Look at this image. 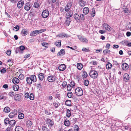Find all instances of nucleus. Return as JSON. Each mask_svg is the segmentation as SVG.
Wrapping results in <instances>:
<instances>
[{"mask_svg": "<svg viewBox=\"0 0 131 131\" xmlns=\"http://www.w3.org/2000/svg\"><path fill=\"white\" fill-rule=\"evenodd\" d=\"M8 95L11 97L13 96L14 95V92L12 91H10Z\"/></svg>", "mask_w": 131, "mask_h": 131, "instance_id": "nucleus-51", "label": "nucleus"}, {"mask_svg": "<svg viewBox=\"0 0 131 131\" xmlns=\"http://www.w3.org/2000/svg\"><path fill=\"white\" fill-rule=\"evenodd\" d=\"M19 80L18 78L16 77H14L13 78L12 81L13 83L15 84H17L19 82Z\"/></svg>", "mask_w": 131, "mask_h": 131, "instance_id": "nucleus-22", "label": "nucleus"}, {"mask_svg": "<svg viewBox=\"0 0 131 131\" xmlns=\"http://www.w3.org/2000/svg\"><path fill=\"white\" fill-rule=\"evenodd\" d=\"M6 71V70L5 68H3L2 69L1 71V72L2 73H5Z\"/></svg>", "mask_w": 131, "mask_h": 131, "instance_id": "nucleus-62", "label": "nucleus"}, {"mask_svg": "<svg viewBox=\"0 0 131 131\" xmlns=\"http://www.w3.org/2000/svg\"><path fill=\"white\" fill-rule=\"evenodd\" d=\"M66 65L64 64L60 65L58 67V69L59 70L61 71L64 70L66 69Z\"/></svg>", "mask_w": 131, "mask_h": 131, "instance_id": "nucleus-14", "label": "nucleus"}, {"mask_svg": "<svg viewBox=\"0 0 131 131\" xmlns=\"http://www.w3.org/2000/svg\"><path fill=\"white\" fill-rule=\"evenodd\" d=\"M26 80L27 83L28 84H31L32 83L31 82L30 79V77H27L26 78Z\"/></svg>", "mask_w": 131, "mask_h": 131, "instance_id": "nucleus-29", "label": "nucleus"}, {"mask_svg": "<svg viewBox=\"0 0 131 131\" xmlns=\"http://www.w3.org/2000/svg\"><path fill=\"white\" fill-rule=\"evenodd\" d=\"M14 99L16 101H20L21 100V95L19 94H16L14 96Z\"/></svg>", "mask_w": 131, "mask_h": 131, "instance_id": "nucleus-8", "label": "nucleus"}, {"mask_svg": "<svg viewBox=\"0 0 131 131\" xmlns=\"http://www.w3.org/2000/svg\"><path fill=\"white\" fill-rule=\"evenodd\" d=\"M65 104L68 106H70L71 105V102L70 100H67L65 102Z\"/></svg>", "mask_w": 131, "mask_h": 131, "instance_id": "nucleus-35", "label": "nucleus"}, {"mask_svg": "<svg viewBox=\"0 0 131 131\" xmlns=\"http://www.w3.org/2000/svg\"><path fill=\"white\" fill-rule=\"evenodd\" d=\"M89 75L92 78L95 79L97 78L98 76V73L95 70H91L90 72Z\"/></svg>", "mask_w": 131, "mask_h": 131, "instance_id": "nucleus-1", "label": "nucleus"}, {"mask_svg": "<svg viewBox=\"0 0 131 131\" xmlns=\"http://www.w3.org/2000/svg\"><path fill=\"white\" fill-rule=\"evenodd\" d=\"M61 40H59L58 41H57L55 43V45L56 46L58 47H60L61 45Z\"/></svg>", "mask_w": 131, "mask_h": 131, "instance_id": "nucleus-38", "label": "nucleus"}, {"mask_svg": "<svg viewBox=\"0 0 131 131\" xmlns=\"http://www.w3.org/2000/svg\"><path fill=\"white\" fill-rule=\"evenodd\" d=\"M57 37H60L61 38H62L63 37H68V35L66 34H65L62 33L56 36Z\"/></svg>", "mask_w": 131, "mask_h": 131, "instance_id": "nucleus-15", "label": "nucleus"}, {"mask_svg": "<svg viewBox=\"0 0 131 131\" xmlns=\"http://www.w3.org/2000/svg\"><path fill=\"white\" fill-rule=\"evenodd\" d=\"M13 128L11 127H8L6 129V130L7 131H10V130H11L13 129Z\"/></svg>", "mask_w": 131, "mask_h": 131, "instance_id": "nucleus-64", "label": "nucleus"}, {"mask_svg": "<svg viewBox=\"0 0 131 131\" xmlns=\"http://www.w3.org/2000/svg\"><path fill=\"white\" fill-rule=\"evenodd\" d=\"M21 33L24 35H27V32L26 29H23L21 31Z\"/></svg>", "mask_w": 131, "mask_h": 131, "instance_id": "nucleus-42", "label": "nucleus"}, {"mask_svg": "<svg viewBox=\"0 0 131 131\" xmlns=\"http://www.w3.org/2000/svg\"><path fill=\"white\" fill-rule=\"evenodd\" d=\"M48 81L50 82H52L56 80L57 78L55 76L50 75L48 76L47 78Z\"/></svg>", "mask_w": 131, "mask_h": 131, "instance_id": "nucleus-3", "label": "nucleus"}, {"mask_svg": "<svg viewBox=\"0 0 131 131\" xmlns=\"http://www.w3.org/2000/svg\"><path fill=\"white\" fill-rule=\"evenodd\" d=\"M88 76V74L86 72H85L83 73V78H86Z\"/></svg>", "mask_w": 131, "mask_h": 131, "instance_id": "nucleus-58", "label": "nucleus"}, {"mask_svg": "<svg viewBox=\"0 0 131 131\" xmlns=\"http://www.w3.org/2000/svg\"><path fill=\"white\" fill-rule=\"evenodd\" d=\"M89 9L88 7H85L84 8L83 10V13L86 15L89 12Z\"/></svg>", "mask_w": 131, "mask_h": 131, "instance_id": "nucleus-20", "label": "nucleus"}, {"mask_svg": "<svg viewBox=\"0 0 131 131\" xmlns=\"http://www.w3.org/2000/svg\"><path fill=\"white\" fill-rule=\"evenodd\" d=\"M73 17L74 19L77 21L80 20V17L78 14H75L74 16Z\"/></svg>", "mask_w": 131, "mask_h": 131, "instance_id": "nucleus-21", "label": "nucleus"}, {"mask_svg": "<svg viewBox=\"0 0 131 131\" xmlns=\"http://www.w3.org/2000/svg\"><path fill=\"white\" fill-rule=\"evenodd\" d=\"M29 93L28 92L26 93L25 94V97L26 98H28L29 97Z\"/></svg>", "mask_w": 131, "mask_h": 131, "instance_id": "nucleus-54", "label": "nucleus"}, {"mask_svg": "<svg viewBox=\"0 0 131 131\" xmlns=\"http://www.w3.org/2000/svg\"><path fill=\"white\" fill-rule=\"evenodd\" d=\"M95 10L94 8H93L92 9V17H94L95 15Z\"/></svg>", "mask_w": 131, "mask_h": 131, "instance_id": "nucleus-50", "label": "nucleus"}, {"mask_svg": "<svg viewBox=\"0 0 131 131\" xmlns=\"http://www.w3.org/2000/svg\"><path fill=\"white\" fill-rule=\"evenodd\" d=\"M13 88L14 91H17L19 89V86L17 84L14 85L13 86Z\"/></svg>", "mask_w": 131, "mask_h": 131, "instance_id": "nucleus-26", "label": "nucleus"}, {"mask_svg": "<svg viewBox=\"0 0 131 131\" xmlns=\"http://www.w3.org/2000/svg\"><path fill=\"white\" fill-rule=\"evenodd\" d=\"M67 12L66 13V18H69L72 16L73 12L72 10H70Z\"/></svg>", "mask_w": 131, "mask_h": 131, "instance_id": "nucleus-13", "label": "nucleus"}, {"mask_svg": "<svg viewBox=\"0 0 131 131\" xmlns=\"http://www.w3.org/2000/svg\"><path fill=\"white\" fill-rule=\"evenodd\" d=\"M42 130L44 131H47L48 129L46 126H44L42 127Z\"/></svg>", "mask_w": 131, "mask_h": 131, "instance_id": "nucleus-46", "label": "nucleus"}, {"mask_svg": "<svg viewBox=\"0 0 131 131\" xmlns=\"http://www.w3.org/2000/svg\"><path fill=\"white\" fill-rule=\"evenodd\" d=\"M34 6L35 8H37L39 6V5L38 3L35 2L34 3Z\"/></svg>", "mask_w": 131, "mask_h": 131, "instance_id": "nucleus-45", "label": "nucleus"}, {"mask_svg": "<svg viewBox=\"0 0 131 131\" xmlns=\"http://www.w3.org/2000/svg\"><path fill=\"white\" fill-rule=\"evenodd\" d=\"M18 112L15 110H14L12 112H11L9 115V116L10 118H13L16 115H17Z\"/></svg>", "mask_w": 131, "mask_h": 131, "instance_id": "nucleus-5", "label": "nucleus"}, {"mask_svg": "<svg viewBox=\"0 0 131 131\" xmlns=\"http://www.w3.org/2000/svg\"><path fill=\"white\" fill-rule=\"evenodd\" d=\"M73 95V94L71 92H68L67 94V96L70 98L72 97Z\"/></svg>", "mask_w": 131, "mask_h": 131, "instance_id": "nucleus-44", "label": "nucleus"}, {"mask_svg": "<svg viewBox=\"0 0 131 131\" xmlns=\"http://www.w3.org/2000/svg\"><path fill=\"white\" fill-rule=\"evenodd\" d=\"M75 92L76 94L79 96H82L83 93L82 89L80 87L77 88L75 89Z\"/></svg>", "mask_w": 131, "mask_h": 131, "instance_id": "nucleus-2", "label": "nucleus"}, {"mask_svg": "<svg viewBox=\"0 0 131 131\" xmlns=\"http://www.w3.org/2000/svg\"><path fill=\"white\" fill-rule=\"evenodd\" d=\"M24 4V1H20L18 2L17 6L19 8H20L22 7Z\"/></svg>", "mask_w": 131, "mask_h": 131, "instance_id": "nucleus-19", "label": "nucleus"}, {"mask_svg": "<svg viewBox=\"0 0 131 131\" xmlns=\"http://www.w3.org/2000/svg\"><path fill=\"white\" fill-rule=\"evenodd\" d=\"M37 34L35 30L31 32L30 34V35L31 36H36Z\"/></svg>", "mask_w": 131, "mask_h": 131, "instance_id": "nucleus-40", "label": "nucleus"}, {"mask_svg": "<svg viewBox=\"0 0 131 131\" xmlns=\"http://www.w3.org/2000/svg\"><path fill=\"white\" fill-rule=\"evenodd\" d=\"M31 6L29 3H27L26 4L24 7L25 9L26 10H29Z\"/></svg>", "mask_w": 131, "mask_h": 131, "instance_id": "nucleus-17", "label": "nucleus"}, {"mask_svg": "<svg viewBox=\"0 0 131 131\" xmlns=\"http://www.w3.org/2000/svg\"><path fill=\"white\" fill-rule=\"evenodd\" d=\"M71 21V20L69 18H66V19L65 20V24H66L67 26H69Z\"/></svg>", "mask_w": 131, "mask_h": 131, "instance_id": "nucleus-27", "label": "nucleus"}, {"mask_svg": "<svg viewBox=\"0 0 131 131\" xmlns=\"http://www.w3.org/2000/svg\"><path fill=\"white\" fill-rule=\"evenodd\" d=\"M64 125L66 126H68L70 125L69 122L68 120L66 119L64 122Z\"/></svg>", "mask_w": 131, "mask_h": 131, "instance_id": "nucleus-37", "label": "nucleus"}, {"mask_svg": "<svg viewBox=\"0 0 131 131\" xmlns=\"http://www.w3.org/2000/svg\"><path fill=\"white\" fill-rule=\"evenodd\" d=\"M49 15V12L47 10H44L42 13V16L43 18H47Z\"/></svg>", "mask_w": 131, "mask_h": 131, "instance_id": "nucleus-4", "label": "nucleus"}, {"mask_svg": "<svg viewBox=\"0 0 131 131\" xmlns=\"http://www.w3.org/2000/svg\"><path fill=\"white\" fill-rule=\"evenodd\" d=\"M29 98L31 100H33L34 98V94L32 93H30L29 95Z\"/></svg>", "mask_w": 131, "mask_h": 131, "instance_id": "nucleus-43", "label": "nucleus"}, {"mask_svg": "<svg viewBox=\"0 0 131 131\" xmlns=\"http://www.w3.org/2000/svg\"><path fill=\"white\" fill-rule=\"evenodd\" d=\"M102 27L103 29H105L106 30L108 31L111 30V27L108 24L106 23L103 24L102 25Z\"/></svg>", "mask_w": 131, "mask_h": 131, "instance_id": "nucleus-11", "label": "nucleus"}, {"mask_svg": "<svg viewBox=\"0 0 131 131\" xmlns=\"http://www.w3.org/2000/svg\"><path fill=\"white\" fill-rule=\"evenodd\" d=\"M46 29H41L39 30H35L36 33V34H39L40 33H41L44 31H46Z\"/></svg>", "mask_w": 131, "mask_h": 131, "instance_id": "nucleus-33", "label": "nucleus"}, {"mask_svg": "<svg viewBox=\"0 0 131 131\" xmlns=\"http://www.w3.org/2000/svg\"><path fill=\"white\" fill-rule=\"evenodd\" d=\"M72 3L70 2H69L67 3L65 6L64 10L66 12L69 11L70 9L71 8Z\"/></svg>", "mask_w": 131, "mask_h": 131, "instance_id": "nucleus-6", "label": "nucleus"}, {"mask_svg": "<svg viewBox=\"0 0 131 131\" xmlns=\"http://www.w3.org/2000/svg\"><path fill=\"white\" fill-rule=\"evenodd\" d=\"M129 75L127 73L125 74L123 76V80L126 82H128L129 80Z\"/></svg>", "mask_w": 131, "mask_h": 131, "instance_id": "nucleus-9", "label": "nucleus"}, {"mask_svg": "<svg viewBox=\"0 0 131 131\" xmlns=\"http://www.w3.org/2000/svg\"><path fill=\"white\" fill-rule=\"evenodd\" d=\"M15 131H24V130L22 127L20 126H17L15 129Z\"/></svg>", "mask_w": 131, "mask_h": 131, "instance_id": "nucleus-25", "label": "nucleus"}, {"mask_svg": "<svg viewBox=\"0 0 131 131\" xmlns=\"http://www.w3.org/2000/svg\"><path fill=\"white\" fill-rule=\"evenodd\" d=\"M9 120L8 118H6L4 120V123L5 125H7V123H9Z\"/></svg>", "mask_w": 131, "mask_h": 131, "instance_id": "nucleus-57", "label": "nucleus"}, {"mask_svg": "<svg viewBox=\"0 0 131 131\" xmlns=\"http://www.w3.org/2000/svg\"><path fill=\"white\" fill-rule=\"evenodd\" d=\"M30 79L31 81V82H35L36 81V77L35 75H31L30 77Z\"/></svg>", "mask_w": 131, "mask_h": 131, "instance_id": "nucleus-16", "label": "nucleus"}, {"mask_svg": "<svg viewBox=\"0 0 131 131\" xmlns=\"http://www.w3.org/2000/svg\"><path fill=\"white\" fill-rule=\"evenodd\" d=\"M85 2L83 0H80L79 2L80 5L81 7L84 6L85 5Z\"/></svg>", "mask_w": 131, "mask_h": 131, "instance_id": "nucleus-28", "label": "nucleus"}, {"mask_svg": "<svg viewBox=\"0 0 131 131\" xmlns=\"http://www.w3.org/2000/svg\"><path fill=\"white\" fill-rule=\"evenodd\" d=\"M16 123V121L15 120H12L9 122V124L11 127H12L15 125Z\"/></svg>", "mask_w": 131, "mask_h": 131, "instance_id": "nucleus-18", "label": "nucleus"}, {"mask_svg": "<svg viewBox=\"0 0 131 131\" xmlns=\"http://www.w3.org/2000/svg\"><path fill=\"white\" fill-rule=\"evenodd\" d=\"M19 27L18 25H16V26L14 28V29H16L17 30L16 31L18 30L19 29Z\"/></svg>", "mask_w": 131, "mask_h": 131, "instance_id": "nucleus-63", "label": "nucleus"}, {"mask_svg": "<svg viewBox=\"0 0 131 131\" xmlns=\"http://www.w3.org/2000/svg\"><path fill=\"white\" fill-rule=\"evenodd\" d=\"M78 37L79 40L82 42L86 43L88 41L87 39L86 38L82 37L81 35H78Z\"/></svg>", "mask_w": 131, "mask_h": 131, "instance_id": "nucleus-7", "label": "nucleus"}, {"mask_svg": "<svg viewBox=\"0 0 131 131\" xmlns=\"http://www.w3.org/2000/svg\"><path fill=\"white\" fill-rule=\"evenodd\" d=\"M80 18L81 19L83 20H85L83 14H81L80 15Z\"/></svg>", "mask_w": 131, "mask_h": 131, "instance_id": "nucleus-47", "label": "nucleus"}, {"mask_svg": "<svg viewBox=\"0 0 131 131\" xmlns=\"http://www.w3.org/2000/svg\"><path fill=\"white\" fill-rule=\"evenodd\" d=\"M82 50L83 51L85 52H87L90 51L89 48H83L82 49Z\"/></svg>", "mask_w": 131, "mask_h": 131, "instance_id": "nucleus-53", "label": "nucleus"}, {"mask_svg": "<svg viewBox=\"0 0 131 131\" xmlns=\"http://www.w3.org/2000/svg\"><path fill=\"white\" fill-rule=\"evenodd\" d=\"M24 117V115L22 113H20L19 114L18 117L19 119H23Z\"/></svg>", "mask_w": 131, "mask_h": 131, "instance_id": "nucleus-36", "label": "nucleus"}, {"mask_svg": "<svg viewBox=\"0 0 131 131\" xmlns=\"http://www.w3.org/2000/svg\"><path fill=\"white\" fill-rule=\"evenodd\" d=\"M24 77V76L22 74H20L18 77L19 79L21 80L23 79Z\"/></svg>", "mask_w": 131, "mask_h": 131, "instance_id": "nucleus-55", "label": "nucleus"}, {"mask_svg": "<svg viewBox=\"0 0 131 131\" xmlns=\"http://www.w3.org/2000/svg\"><path fill=\"white\" fill-rule=\"evenodd\" d=\"M110 52V50L106 49L103 51V52L105 54H106Z\"/></svg>", "mask_w": 131, "mask_h": 131, "instance_id": "nucleus-56", "label": "nucleus"}, {"mask_svg": "<svg viewBox=\"0 0 131 131\" xmlns=\"http://www.w3.org/2000/svg\"><path fill=\"white\" fill-rule=\"evenodd\" d=\"M123 11L125 13H128L129 12V10L127 8H125L124 9Z\"/></svg>", "mask_w": 131, "mask_h": 131, "instance_id": "nucleus-52", "label": "nucleus"}, {"mask_svg": "<svg viewBox=\"0 0 131 131\" xmlns=\"http://www.w3.org/2000/svg\"><path fill=\"white\" fill-rule=\"evenodd\" d=\"M71 86L70 85L68 84L67 86V90L68 91H70L71 89Z\"/></svg>", "mask_w": 131, "mask_h": 131, "instance_id": "nucleus-49", "label": "nucleus"}, {"mask_svg": "<svg viewBox=\"0 0 131 131\" xmlns=\"http://www.w3.org/2000/svg\"><path fill=\"white\" fill-rule=\"evenodd\" d=\"M65 51L64 49H61L59 52L57 54L58 56H60L61 55H63L65 54Z\"/></svg>", "mask_w": 131, "mask_h": 131, "instance_id": "nucleus-23", "label": "nucleus"}, {"mask_svg": "<svg viewBox=\"0 0 131 131\" xmlns=\"http://www.w3.org/2000/svg\"><path fill=\"white\" fill-rule=\"evenodd\" d=\"M73 128L75 131H78L79 130V127L77 125H74Z\"/></svg>", "mask_w": 131, "mask_h": 131, "instance_id": "nucleus-41", "label": "nucleus"}, {"mask_svg": "<svg viewBox=\"0 0 131 131\" xmlns=\"http://www.w3.org/2000/svg\"><path fill=\"white\" fill-rule=\"evenodd\" d=\"M53 105L55 108H57L58 106V104L55 102H54L53 103Z\"/></svg>", "mask_w": 131, "mask_h": 131, "instance_id": "nucleus-59", "label": "nucleus"}, {"mask_svg": "<svg viewBox=\"0 0 131 131\" xmlns=\"http://www.w3.org/2000/svg\"><path fill=\"white\" fill-rule=\"evenodd\" d=\"M112 64L110 62H108L106 64V68L107 69H110L112 67Z\"/></svg>", "mask_w": 131, "mask_h": 131, "instance_id": "nucleus-34", "label": "nucleus"}, {"mask_svg": "<svg viewBox=\"0 0 131 131\" xmlns=\"http://www.w3.org/2000/svg\"><path fill=\"white\" fill-rule=\"evenodd\" d=\"M122 67L123 70L126 71L129 68V66L127 63H124L122 64Z\"/></svg>", "mask_w": 131, "mask_h": 131, "instance_id": "nucleus-10", "label": "nucleus"}, {"mask_svg": "<svg viewBox=\"0 0 131 131\" xmlns=\"http://www.w3.org/2000/svg\"><path fill=\"white\" fill-rule=\"evenodd\" d=\"M10 108L8 107H6L4 108V111L6 113H8L10 111Z\"/></svg>", "mask_w": 131, "mask_h": 131, "instance_id": "nucleus-30", "label": "nucleus"}, {"mask_svg": "<svg viewBox=\"0 0 131 131\" xmlns=\"http://www.w3.org/2000/svg\"><path fill=\"white\" fill-rule=\"evenodd\" d=\"M19 48V50L21 51L24 50L25 49L24 47L23 46H21Z\"/></svg>", "mask_w": 131, "mask_h": 131, "instance_id": "nucleus-61", "label": "nucleus"}, {"mask_svg": "<svg viewBox=\"0 0 131 131\" xmlns=\"http://www.w3.org/2000/svg\"><path fill=\"white\" fill-rule=\"evenodd\" d=\"M66 116L68 117H69L71 116L70 111V110L69 109H68L67 110Z\"/></svg>", "mask_w": 131, "mask_h": 131, "instance_id": "nucleus-39", "label": "nucleus"}, {"mask_svg": "<svg viewBox=\"0 0 131 131\" xmlns=\"http://www.w3.org/2000/svg\"><path fill=\"white\" fill-rule=\"evenodd\" d=\"M67 85V83L66 81H64L63 82L62 85L63 88H65Z\"/></svg>", "mask_w": 131, "mask_h": 131, "instance_id": "nucleus-60", "label": "nucleus"}, {"mask_svg": "<svg viewBox=\"0 0 131 131\" xmlns=\"http://www.w3.org/2000/svg\"><path fill=\"white\" fill-rule=\"evenodd\" d=\"M47 124L49 126H52L54 124L53 122L50 119H48L46 121Z\"/></svg>", "mask_w": 131, "mask_h": 131, "instance_id": "nucleus-12", "label": "nucleus"}, {"mask_svg": "<svg viewBox=\"0 0 131 131\" xmlns=\"http://www.w3.org/2000/svg\"><path fill=\"white\" fill-rule=\"evenodd\" d=\"M77 66L78 69L79 70H81L83 67V65L81 63H77Z\"/></svg>", "mask_w": 131, "mask_h": 131, "instance_id": "nucleus-31", "label": "nucleus"}, {"mask_svg": "<svg viewBox=\"0 0 131 131\" xmlns=\"http://www.w3.org/2000/svg\"><path fill=\"white\" fill-rule=\"evenodd\" d=\"M32 125V122L30 120H29L27 122V125L28 127H31Z\"/></svg>", "mask_w": 131, "mask_h": 131, "instance_id": "nucleus-32", "label": "nucleus"}, {"mask_svg": "<svg viewBox=\"0 0 131 131\" xmlns=\"http://www.w3.org/2000/svg\"><path fill=\"white\" fill-rule=\"evenodd\" d=\"M38 78L39 80H43L44 78V75L43 73H40L38 75Z\"/></svg>", "mask_w": 131, "mask_h": 131, "instance_id": "nucleus-24", "label": "nucleus"}, {"mask_svg": "<svg viewBox=\"0 0 131 131\" xmlns=\"http://www.w3.org/2000/svg\"><path fill=\"white\" fill-rule=\"evenodd\" d=\"M89 81L88 80H85L84 82V84L86 86H88L89 85Z\"/></svg>", "mask_w": 131, "mask_h": 131, "instance_id": "nucleus-48", "label": "nucleus"}]
</instances>
